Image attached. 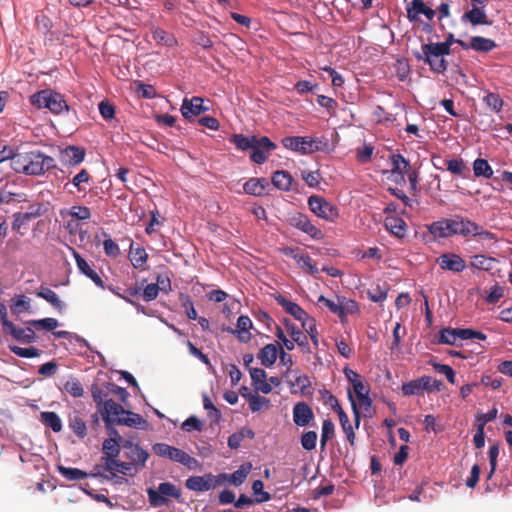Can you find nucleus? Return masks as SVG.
<instances>
[{
  "instance_id": "79ce46f5",
  "label": "nucleus",
  "mask_w": 512,
  "mask_h": 512,
  "mask_svg": "<svg viewBox=\"0 0 512 512\" xmlns=\"http://www.w3.org/2000/svg\"><path fill=\"white\" fill-rule=\"evenodd\" d=\"M40 421L46 427H50L54 432L62 430V421L56 412L45 411L40 413Z\"/></svg>"
},
{
  "instance_id": "58836bf2",
  "label": "nucleus",
  "mask_w": 512,
  "mask_h": 512,
  "mask_svg": "<svg viewBox=\"0 0 512 512\" xmlns=\"http://www.w3.org/2000/svg\"><path fill=\"white\" fill-rule=\"evenodd\" d=\"M323 398L326 399V402L331 406V408L338 414L340 425L345 426L346 423L350 422L347 414L341 407L338 399L331 394L329 391L324 390Z\"/></svg>"
},
{
  "instance_id": "f8f14e48",
  "label": "nucleus",
  "mask_w": 512,
  "mask_h": 512,
  "mask_svg": "<svg viewBox=\"0 0 512 512\" xmlns=\"http://www.w3.org/2000/svg\"><path fill=\"white\" fill-rule=\"evenodd\" d=\"M436 263L444 271L461 273L466 268L465 260L455 253H443L437 259Z\"/></svg>"
},
{
  "instance_id": "5fc2aeb1",
  "label": "nucleus",
  "mask_w": 512,
  "mask_h": 512,
  "mask_svg": "<svg viewBox=\"0 0 512 512\" xmlns=\"http://www.w3.org/2000/svg\"><path fill=\"white\" fill-rule=\"evenodd\" d=\"M9 349L12 353L22 358H35L41 354L40 350L33 346L23 348L17 345H10Z\"/></svg>"
},
{
  "instance_id": "c756f323",
  "label": "nucleus",
  "mask_w": 512,
  "mask_h": 512,
  "mask_svg": "<svg viewBox=\"0 0 512 512\" xmlns=\"http://www.w3.org/2000/svg\"><path fill=\"white\" fill-rule=\"evenodd\" d=\"M497 262V259L494 257L486 256L483 254H476L470 258V267L489 272L494 269Z\"/></svg>"
},
{
  "instance_id": "cd10ccee",
  "label": "nucleus",
  "mask_w": 512,
  "mask_h": 512,
  "mask_svg": "<svg viewBox=\"0 0 512 512\" xmlns=\"http://www.w3.org/2000/svg\"><path fill=\"white\" fill-rule=\"evenodd\" d=\"M35 294L37 297L46 300L58 312L61 313L64 310L65 304L59 299L58 295L52 289L46 286H40L39 290Z\"/></svg>"
},
{
  "instance_id": "338daca9",
  "label": "nucleus",
  "mask_w": 512,
  "mask_h": 512,
  "mask_svg": "<svg viewBox=\"0 0 512 512\" xmlns=\"http://www.w3.org/2000/svg\"><path fill=\"white\" fill-rule=\"evenodd\" d=\"M318 435L315 431H306L301 435L300 442L303 449L311 451L315 449Z\"/></svg>"
},
{
  "instance_id": "69168bd1",
  "label": "nucleus",
  "mask_w": 512,
  "mask_h": 512,
  "mask_svg": "<svg viewBox=\"0 0 512 512\" xmlns=\"http://www.w3.org/2000/svg\"><path fill=\"white\" fill-rule=\"evenodd\" d=\"M11 310L13 313L18 314L22 311L30 309V299L24 295H19L12 298Z\"/></svg>"
},
{
  "instance_id": "ddd939ff",
  "label": "nucleus",
  "mask_w": 512,
  "mask_h": 512,
  "mask_svg": "<svg viewBox=\"0 0 512 512\" xmlns=\"http://www.w3.org/2000/svg\"><path fill=\"white\" fill-rule=\"evenodd\" d=\"M282 144L285 148L302 154L315 151L314 140L309 137L287 136L282 139Z\"/></svg>"
},
{
  "instance_id": "e433bc0d",
  "label": "nucleus",
  "mask_w": 512,
  "mask_h": 512,
  "mask_svg": "<svg viewBox=\"0 0 512 512\" xmlns=\"http://www.w3.org/2000/svg\"><path fill=\"white\" fill-rule=\"evenodd\" d=\"M353 391L361 406L365 408L371 406L372 400L369 397L370 388L368 385L363 383L362 379L353 383Z\"/></svg>"
},
{
  "instance_id": "3c124183",
  "label": "nucleus",
  "mask_w": 512,
  "mask_h": 512,
  "mask_svg": "<svg viewBox=\"0 0 512 512\" xmlns=\"http://www.w3.org/2000/svg\"><path fill=\"white\" fill-rule=\"evenodd\" d=\"M230 142L233 143L237 149L246 151L253 147L255 136L246 137L242 134H234L231 136Z\"/></svg>"
},
{
  "instance_id": "0e129e2a",
  "label": "nucleus",
  "mask_w": 512,
  "mask_h": 512,
  "mask_svg": "<svg viewBox=\"0 0 512 512\" xmlns=\"http://www.w3.org/2000/svg\"><path fill=\"white\" fill-rule=\"evenodd\" d=\"M303 329L307 332V334L310 336L313 345L315 347H318V331L316 327V321L312 317H308L305 321L302 322Z\"/></svg>"
},
{
  "instance_id": "5701e85b",
  "label": "nucleus",
  "mask_w": 512,
  "mask_h": 512,
  "mask_svg": "<svg viewBox=\"0 0 512 512\" xmlns=\"http://www.w3.org/2000/svg\"><path fill=\"white\" fill-rule=\"evenodd\" d=\"M252 384L257 391L268 394L272 391V386L266 381L267 374L261 368H249Z\"/></svg>"
},
{
  "instance_id": "052dcab7",
  "label": "nucleus",
  "mask_w": 512,
  "mask_h": 512,
  "mask_svg": "<svg viewBox=\"0 0 512 512\" xmlns=\"http://www.w3.org/2000/svg\"><path fill=\"white\" fill-rule=\"evenodd\" d=\"M296 262L301 267V269L311 275H317L319 273V269L313 263L312 258L308 254H301Z\"/></svg>"
},
{
  "instance_id": "680f3d73",
  "label": "nucleus",
  "mask_w": 512,
  "mask_h": 512,
  "mask_svg": "<svg viewBox=\"0 0 512 512\" xmlns=\"http://www.w3.org/2000/svg\"><path fill=\"white\" fill-rule=\"evenodd\" d=\"M64 390L71 396L78 398L83 396L84 390L80 381L76 378H71L64 384Z\"/></svg>"
},
{
  "instance_id": "864d4df0",
  "label": "nucleus",
  "mask_w": 512,
  "mask_h": 512,
  "mask_svg": "<svg viewBox=\"0 0 512 512\" xmlns=\"http://www.w3.org/2000/svg\"><path fill=\"white\" fill-rule=\"evenodd\" d=\"M91 395L94 400V402L97 405V410L102 416V409L105 406V403L108 402L110 399H106L107 393L103 392V390L96 384H93L91 386Z\"/></svg>"
},
{
  "instance_id": "a19ab883",
  "label": "nucleus",
  "mask_w": 512,
  "mask_h": 512,
  "mask_svg": "<svg viewBox=\"0 0 512 512\" xmlns=\"http://www.w3.org/2000/svg\"><path fill=\"white\" fill-rule=\"evenodd\" d=\"M458 224L457 235H461L463 237L477 236L479 230V225L477 223L458 216Z\"/></svg>"
},
{
  "instance_id": "1a4fd4ad",
  "label": "nucleus",
  "mask_w": 512,
  "mask_h": 512,
  "mask_svg": "<svg viewBox=\"0 0 512 512\" xmlns=\"http://www.w3.org/2000/svg\"><path fill=\"white\" fill-rule=\"evenodd\" d=\"M288 221L292 227L302 231L303 233L308 234L311 238L315 240H320L324 236L322 231L311 222L307 215L303 213H293L289 217Z\"/></svg>"
},
{
  "instance_id": "c03bdc74",
  "label": "nucleus",
  "mask_w": 512,
  "mask_h": 512,
  "mask_svg": "<svg viewBox=\"0 0 512 512\" xmlns=\"http://www.w3.org/2000/svg\"><path fill=\"white\" fill-rule=\"evenodd\" d=\"M251 469V463L242 464L236 471L228 476V482L234 486H240L246 480Z\"/></svg>"
},
{
  "instance_id": "a18cd8bd",
  "label": "nucleus",
  "mask_w": 512,
  "mask_h": 512,
  "mask_svg": "<svg viewBox=\"0 0 512 512\" xmlns=\"http://www.w3.org/2000/svg\"><path fill=\"white\" fill-rule=\"evenodd\" d=\"M92 182V176L86 169H81L72 179L71 183L78 192H86L87 185Z\"/></svg>"
},
{
  "instance_id": "72a5a7b5",
  "label": "nucleus",
  "mask_w": 512,
  "mask_h": 512,
  "mask_svg": "<svg viewBox=\"0 0 512 512\" xmlns=\"http://www.w3.org/2000/svg\"><path fill=\"white\" fill-rule=\"evenodd\" d=\"M278 357V348L276 344L265 345L258 353V359L265 367L274 365Z\"/></svg>"
},
{
  "instance_id": "423d86ee",
  "label": "nucleus",
  "mask_w": 512,
  "mask_h": 512,
  "mask_svg": "<svg viewBox=\"0 0 512 512\" xmlns=\"http://www.w3.org/2000/svg\"><path fill=\"white\" fill-rule=\"evenodd\" d=\"M26 175H43L54 169L56 163L53 157L45 155L40 151L28 152Z\"/></svg>"
},
{
  "instance_id": "a211bd4d",
  "label": "nucleus",
  "mask_w": 512,
  "mask_h": 512,
  "mask_svg": "<svg viewBox=\"0 0 512 512\" xmlns=\"http://www.w3.org/2000/svg\"><path fill=\"white\" fill-rule=\"evenodd\" d=\"M275 300L277 304L280 305L286 313L290 314L301 323L309 317L308 313L304 309H302L297 303L288 300L283 295H276Z\"/></svg>"
},
{
  "instance_id": "412c9836",
  "label": "nucleus",
  "mask_w": 512,
  "mask_h": 512,
  "mask_svg": "<svg viewBox=\"0 0 512 512\" xmlns=\"http://www.w3.org/2000/svg\"><path fill=\"white\" fill-rule=\"evenodd\" d=\"M11 335L15 340L22 343H33L36 341V334L31 327L21 328L12 324H7V330L4 332Z\"/></svg>"
},
{
  "instance_id": "6e6d98bb",
  "label": "nucleus",
  "mask_w": 512,
  "mask_h": 512,
  "mask_svg": "<svg viewBox=\"0 0 512 512\" xmlns=\"http://www.w3.org/2000/svg\"><path fill=\"white\" fill-rule=\"evenodd\" d=\"M457 341V332L456 328H443L439 331L438 334V343L439 344H448L455 345Z\"/></svg>"
},
{
  "instance_id": "6ab92c4d",
  "label": "nucleus",
  "mask_w": 512,
  "mask_h": 512,
  "mask_svg": "<svg viewBox=\"0 0 512 512\" xmlns=\"http://www.w3.org/2000/svg\"><path fill=\"white\" fill-rule=\"evenodd\" d=\"M208 108L203 106V99L194 96L191 99L184 98L181 106V112L184 118L190 119L207 111Z\"/></svg>"
},
{
  "instance_id": "f3484780",
  "label": "nucleus",
  "mask_w": 512,
  "mask_h": 512,
  "mask_svg": "<svg viewBox=\"0 0 512 512\" xmlns=\"http://www.w3.org/2000/svg\"><path fill=\"white\" fill-rule=\"evenodd\" d=\"M430 382V376H422L407 383H403L401 390L404 396L421 395L430 388Z\"/></svg>"
},
{
  "instance_id": "b1692460",
  "label": "nucleus",
  "mask_w": 512,
  "mask_h": 512,
  "mask_svg": "<svg viewBox=\"0 0 512 512\" xmlns=\"http://www.w3.org/2000/svg\"><path fill=\"white\" fill-rule=\"evenodd\" d=\"M288 384L293 389V392H300L301 394L308 393V389L311 387V381L307 375H300L298 371L289 373Z\"/></svg>"
},
{
  "instance_id": "de8ad7c7",
  "label": "nucleus",
  "mask_w": 512,
  "mask_h": 512,
  "mask_svg": "<svg viewBox=\"0 0 512 512\" xmlns=\"http://www.w3.org/2000/svg\"><path fill=\"white\" fill-rule=\"evenodd\" d=\"M58 471L68 481H77L89 477L88 473L78 468L58 466Z\"/></svg>"
},
{
  "instance_id": "774afa93",
  "label": "nucleus",
  "mask_w": 512,
  "mask_h": 512,
  "mask_svg": "<svg viewBox=\"0 0 512 512\" xmlns=\"http://www.w3.org/2000/svg\"><path fill=\"white\" fill-rule=\"evenodd\" d=\"M68 214L76 220H87L91 217V211L86 206H72Z\"/></svg>"
},
{
  "instance_id": "4c0bfd02",
  "label": "nucleus",
  "mask_w": 512,
  "mask_h": 512,
  "mask_svg": "<svg viewBox=\"0 0 512 512\" xmlns=\"http://www.w3.org/2000/svg\"><path fill=\"white\" fill-rule=\"evenodd\" d=\"M151 31H152V38L157 44L163 45L166 47H173V46L177 45V40L173 34L167 32L159 27H153Z\"/></svg>"
},
{
  "instance_id": "aec40b11",
  "label": "nucleus",
  "mask_w": 512,
  "mask_h": 512,
  "mask_svg": "<svg viewBox=\"0 0 512 512\" xmlns=\"http://www.w3.org/2000/svg\"><path fill=\"white\" fill-rule=\"evenodd\" d=\"M72 250V254L75 258L77 267L79 271L84 274L86 277L91 279L93 283L98 286L101 289L105 288L104 282L101 279V277L98 275L96 271H94L90 265L87 263V261L73 248H70Z\"/></svg>"
},
{
  "instance_id": "09e8293b",
  "label": "nucleus",
  "mask_w": 512,
  "mask_h": 512,
  "mask_svg": "<svg viewBox=\"0 0 512 512\" xmlns=\"http://www.w3.org/2000/svg\"><path fill=\"white\" fill-rule=\"evenodd\" d=\"M242 396L248 399L249 402V408L252 412H257L261 410L263 407H268L270 401L262 397L258 394H251V393H242Z\"/></svg>"
},
{
  "instance_id": "0eeeda50",
  "label": "nucleus",
  "mask_w": 512,
  "mask_h": 512,
  "mask_svg": "<svg viewBox=\"0 0 512 512\" xmlns=\"http://www.w3.org/2000/svg\"><path fill=\"white\" fill-rule=\"evenodd\" d=\"M308 206L317 217L328 222H334L339 217L338 208L322 196L311 195L308 198Z\"/></svg>"
},
{
  "instance_id": "f704fd0d",
  "label": "nucleus",
  "mask_w": 512,
  "mask_h": 512,
  "mask_svg": "<svg viewBox=\"0 0 512 512\" xmlns=\"http://www.w3.org/2000/svg\"><path fill=\"white\" fill-rule=\"evenodd\" d=\"M271 180L273 185L282 191H289L293 183L292 175L286 170L275 171Z\"/></svg>"
},
{
  "instance_id": "603ef678",
  "label": "nucleus",
  "mask_w": 512,
  "mask_h": 512,
  "mask_svg": "<svg viewBox=\"0 0 512 512\" xmlns=\"http://www.w3.org/2000/svg\"><path fill=\"white\" fill-rule=\"evenodd\" d=\"M69 427L79 438H84L87 435L86 423L79 415L70 416Z\"/></svg>"
},
{
  "instance_id": "37998d69",
  "label": "nucleus",
  "mask_w": 512,
  "mask_h": 512,
  "mask_svg": "<svg viewBox=\"0 0 512 512\" xmlns=\"http://www.w3.org/2000/svg\"><path fill=\"white\" fill-rule=\"evenodd\" d=\"M471 49L477 52H490L496 47V43L492 39L482 36H474L470 40Z\"/></svg>"
},
{
  "instance_id": "39448f33",
  "label": "nucleus",
  "mask_w": 512,
  "mask_h": 512,
  "mask_svg": "<svg viewBox=\"0 0 512 512\" xmlns=\"http://www.w3.org/2000/svg\"><path fill=\"white\" fill-rule=\"evenodd\" d=\"M123 412L124 407L122 405L116 403L114 400H109L105 403L101 416L105 423L108 435L110 436L108 439H114L117 442H121V445L126 439L119 434L114 426L117 425L115 416H118Z\"/></svg>"
},
{
  "instance_id": "393cba45",
  "label": "nucleus",
  "mask_w": 512,
  "mask_h": 512,
  "mask_svg": "<svg viewBox=\"0 0 512 512\" xmlns=\"http://www.w3.org/2000/svg\"><path fill=\"white\" fill-rule=\"evenodd\" d=\"M185 486L191 491H208L213 487L212 484V476H190L186 482Z\"/></svg>"
},
{
  "instance_id": "e2e57ef3",
  "label": "nucleus",
  "mask_w": 512,
  "mask_h": 512,
  "mask_svg": "<svg viewBox=\"0 0 512 512\" xmlns=\"http://www.w3.org/2000/svg\"><path fill=\"white\" fill-rule=\"evenodd\" d=\"M121 442H117L114 439H106L103 442L102 450L105 454L104 457H118L120 453Z\"/></svg>"
},
{
  "instance_id": "9d476101",
  "label": "nucleus",
  "mask_w": 512,
  "mask_h": 512,
  "mask_svg": "<svg viewBox=\"0 0 512 512\" xmlns=\"http://www.w3.org/2000/svg\"><path fill=\"white\" fill-rule=\"evenodd\" d=\"M121 447L124 451V457L129 459V462L140 468L145 467L146 461L149 458V453L147 450L140 447L138 443H133L131 440L123 441Z\"/></svg>"
},
{
  "instance_id": "bf43d9fd",
  "label": "nucleus",
  "mask_w": 512,
  "mask_h": 512,
  "mask_svg": "<svg viewBox=\"0 0 512 512\" xmlns=\"http://www.w3.org/2000/svg\"><path fill=\"white\" fill-rule=\"evenodd\" d=\"M484 103L490 108L493 112L499 113L503 107V100L497 93L489 92L483 98Z\"/></svg>"
},
{
  "instance_id": "ea45409f",
  "label": "nucleus",
  "mask_w": 512,
  "mask_h": 512,
  "mask_svg": "<svg viewBox=\"0 0 512 512\" xmlns=\"http://www.w3.org/2000/svg\"><path fill=\"white\" fill-rule=\"evenodd\" d=\"M27 202L25 193H13L4 189L0 190V209H5L6 205Z\"/></svg>"
},
{
  "instance_id": "4468645a",
  "label": "nucleus",
  "mask_w": 512,
  "mask_h": 512,
  "mask_svg": "<svg viewBox=\"0 0 512 512\" xmlns=\"http://www.w3.org/2000/svg\"><path fill=\"white\" fill-rule=\"evenodd\" d=\"M293 422L298 427L311 425L315 420L312 408L306 402H297L292 410Z\"/></svg>"
},
{
  "instance_id": "8fccbe9b",
  "label": "nucleus",
  "mask_w": 512,
  "mask_h": 512,
  "mask_svg": "<svg viewBox=\"0 0 512 512\" xmlns=\"http://www.w3.org/2000/svg\"><path fill=\"white\" fill-rule=\"evenodd\" d=\"M28 325L38 330L52 331L59 326V322L55 318H43L38 320H30L27 322Z\"/></svg>"
},
{
  "instance_id": "7ed1b4c3",
  "label": "nucleus",
  "mask_w": 512,
  "mask_h": 512,
  "mask_svg": "<svg viewBox=\"0 0 512 512\" xmlns=\"http://www.w3.org/2000/svg\"><path fill=\"white\" fill-rule=\"evenodd\" d=\"M152 451L155 455L164 458L169 459L171 461L180 463L184 466H186L188 469H195L198 467L199 462L197 459L191 457L188 453L185 451L170 446L166 443H155L152 445Z\"/></svg>"
},
{
  "instance_id": "7c9ffc66",
  "label": "nucleus",
  "mask_w": 512,
  "mask_h": 512,
  "mask_svg": "<svg viewBox=\"0 0 512 512\" xmlns=\"http://www.w3.org/2000/svg\"><path fill=\"white\" fill-rule=\"evenodd\" d=\"M252 327V321L248 316L241 315L237 320L236 329L233 331L237 334V338L240 342L247 343L251 340L250 328Z\"/></svg>"
},
{
  "instance_id": "2f4dec72",
  "label": "nucleus",
  "mask_w": 512,
  "mask_h": 512,
  "mask_svg": "<svg viewBox=\"0 0 512 512\" xmlns=\"http://www.w3.org/2000/svg\"><path fill=\"white\" fill-rule=\"evenodd\" d=\"M11 160V168L16 173H23L26 174L27 169V159H28V152L26 153H14V150H9V153L5 156L6 160Z\"/></svg>"
},
{
  "instance_id": "13d9d810",
  "label": "nucleus",
  "mask_w": 512,
  "mask_h": 512,
  "mask_svg": "<svg viewBox=\"0 0 512 512\" xmlns=\"http://www.w3.org/2000/svg\"><path fill=\"white\" fill-rule=\"evenodd\" d=\"M318 303L324 304L332 313L337 314L342 321L344 320L345 308L342 303H336L323 295L318 298Z\"/></svg>"
},
{
  "instance_id": "6e6552de",
  "label": "nucleus",
  "mask_w": 512,
  "mask_h": 512,
  "mask_svg": "<svg viewBox=\"0 0 512 512\" xmlns=\"http://www.w3.org/2000/svg\"><path fill=\"white\" fill-rule=\"evenodd\" d=\"M44 212L45 208L43 203L34 202L29 204L25 212H16L13 214L12 230L23 235L21 229L30 221L42 216Z\"/></svg>"
},
{
  "instance_id": "49530a36",
  "label": "nucleus",
  "mask_w": 512,
  "mask_h": 512,
  "mask_svg": "<svg viewBox=\"0 0 512 512\" xmlns=\"http://www.w3.org/2000/svg\"><path fill=\"white\" fill-rule=\"evenodd\" d=\"M473 172L476 177H484L486 179L491 178L493 175L492 167L487 160L482 158H477L473 162Z\"/></svg>"
},
{
  "instance_id": "2eb2a0df",
  "label": "nucleus",
  "mask_w": 512,
  "mask_h": 512,
  "mask_svg": "<svg viewBox=\"0 0 512 512\" xmlns=\"http://www.w3.org/2000/svg\"><path fill=\"white\" fill-rule=\"evenodd\" d=\"M85 155L83 147L70 145L60 149L59 160L63 165L76 166L84 161Z\"/></svg>"
},
{
  "instance_id": "9b49d317",
  "label": "nucleus",
  "mask_w": 512,
  "mask_h": 512,
  "mask_svg": "<svg viewBox=\"0 0 512 512\" xmlns=\"http://www.w3.org/2000/svg\"><path fill=\"white\" fill-rule=\"evenodd\" d=\"M458 226V217L454 219H443L432 222L428 226V231L435 237L446 238L452 235H457Z\"/></svg>"
},
{
  "instance_id": "c9c22d12",
  "label": "nucleus",
  "mask_w": 512,
  "mask_h": 512,
  "mask_svg": "<svg viewBox=\"0 0 512 512\" xmlns=\"http://www.w3.org/2000/svg\"><path fill=\"white\" fill-rule=\"evenodd\" d=\"M390 160L392 164V173L400 175L401 180L404 181L405 174L411 169L409 161L401 154H392L390 156Z\"/></svg>"
},
{
  "instance_id": "bb28decb",
  "label": "nucleus",
  "mask_w": 512,
  "mask_h": 512,
  "mask_svg": "<svg viewBox=\"0 0 512 512\" xmlns=\"http://www.w3.org/2000/svg\"><path fill=\"white\" fill-rule=\"evenodd\" d=\"M384 226L387 231L396 236L397 238H403L406 234L407 224L406 222L396 216L386 217Z\"/></svg>"
},
{
  "instance_id": "c85d7f7f",
  "label": "nucleus",
  "mask_w": 512,
  "mask_h": 512,
  "mask_svg": "<svg viewBox=\"0 0 512 512\" xmlns=\"http://www.w3.org/2000/svg\"><path fill=\"white\" fill-rule=\"evenodd\" d=\"M129 259L135 269L143 270L148 260V254L144 248L135 246L134 243H131L129 249Z\"/></svg>"
},
{
  "instance_id": "dca6fc26",
  "label": "nucleus",
  "mask_w": 512,
  "mask_h": 512,
  "mask_svg": "<svg viewBox=\"0 0 512 512\" xmlns=\"http://www.w3.org/2000/svg\"><path fill=\"white\" fill-rule=\"evenodd\" d=\"M117 425H124L136 429H146L148 426L147 420H145L140 414L124 409V412L115 416Z\"/></svg>"
},
{
  "instance_id": "a878e982",
  "label": "nucleus",
  "mask_w": 512,
  "mask_h": 512,
  "mask_svg": "<svg viewBox=\"0 0 512 512\" xmlns=\"http://www.w3.org/2000/svg\"><path fill=\"white\" fill-rule=\"evenodd\" d=\"M285 325L294 344L296 343L304 352L310 353L311 350L307 336L303 334L295 324L290 323V321L285 320Z\"/></svg>"
},
{
  "instance_id": "4d7b16f0",
  "label": "nucleus",
  "mask_w": 512,
  "mask_h": 512,
  "mask_svg": "<svg viewBox=\"0 0 512 512\" xmlns=\"http://www.w3.org/2000/svg\"><path fill=\"white\" fill-rule=\"evenodd\" d=\"M334 435H335L334 423L330 419L323 420L321 439H320L322 449L326 446L327 442L334 437Z\"/></svg>"
},
{
  "instance_id": "20e7f679",
  "label": "nucleus",
  "mask_w": 512,
  "mask_h": 512,
  "mask_svg": "<svg viewBox=\"0 0 512 512\" xmlns=\"http://www.w3.org/2000/svg\"><path fill=\"white\" fill-rule=\"evenodd\" d=\"M147 494L151 506L161 507L168 505L170 498L179 500L181 489L170 482H162L157 489L148 488Z\"/></svg>"
},
{
  "instance_id": "f257e3e1",
  "label": "nucleus",
  "mask_w": 512,
  "mask_h": 512,
  "mask_svg": "<svg viewBox=\"0 0 512 512\" xmlns=\"http://www.w3.org/2000/svg\"><path fill=\"white\" fill-rule=\"evenodd\" d=\"M444 47L440 46L437 42H429L421 46V52H415L414 56L418 61H422L429 65L432 72L437 74H444L448 68V61L445 56Z\"/></svg>"
},
{
  "instance_id": "4be33fe9",
  "label": "nucleus",
  "mask_w": 512,
  "mask_h": 512,
  "mask_svg": "<svg viewBox=\"0 0 512 512\" xmlns=\"http://www.w3.org/2000/svg\"><path fill=\"white\" fill-rule=\"evenodd\" d=\"M461 21L469 22L473 26L490 24V22L487 20V16L485 13V6L477 5H473V8L471 10L466 11L462 15Z\"/></svg>"
},
{
  "instance_id": "473e14b6",
  "label": "nucleus",
  "mask_w": 512,
  "mask_h": 512,
  "mask_svg": "<svg viewBox=\"0 0 512 512\" xmlns=\"http://www.w3.org/2000/svg\"><path fill=\"white\" fill-rule=\"evenodd\" d=\"M268 186L269 182L266 178H251L244 183L243 190L247 194L260 196Z\"/></svg>"
},
{
  "instance_id": "f03ea898",
  "label": "nucleus",
  "mask_w": 512,
  "mask_h": 512,
  "mask_svg": "<svg viewBox=\"0 0 512 512\" xmlns=\"http://www.w3.org/2000/svg\"><path fill=\"white\" fill-rule=\"evenodd\" d=\"M31 105L38 109L47 108L53 114H60L69 111V106L64 96L50 89L38 91L30 96Z\"/></svg>"
}]
</instances>
